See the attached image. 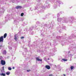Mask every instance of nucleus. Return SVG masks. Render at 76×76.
<instances>
[{
	"label": "nucleus",
	"instance_id": "nucleus-47",
	"mask_svg": "<svg viewBox=\"0 0 76 76\" xmlns=\"http://www.w3.org/2000/svg\"><path fill=\"white\" fill-rule=\"evenodd\" d=\"M56 42H54V43H55Z\"/></svg>",
	"mask_w": 76,
	"mask_h": 76
},
{
	"label": "nucleus",
	"instance_id": "nucleus-5",
	"mask_svg": "<svg viewBox=\"0 0 76 76\" xmlns=\"http://www.w3.org/2000/svg\"><path fill=\"white\" fill-rule=\"evenodd\" d=\"M4 66L2 67V69H1V73H5V71H4Z\"/></svg>",
	"mask_w": 76,
	"mask_h": 76
},
{
	"label": "nucleus",
	"instance_id": "nucleus-2",
	"mask_svg": "<svg viewBox=\"0 0 76 76\" xmlns=\"http://www.w3.org/2000/svg\"><path fill=\"white\" fill-rule=\"evenodd\" d=\"M58 30H59V31H60V29H61V28L62 29H65L66 28V26H62L61 27H58L57 28Z\"/></svg>",
	"mask_w": 76,
	"mask_h": 76
},
{
	"label": "nucleus",
	"instance_id": "nucleus-30",
	"mask_svg": "<svg viewBox=\"0 0 76 76\" xmlns=\"http://www.w3.org/2000/svg\"><path fill=\"white\" fill-rule=\"evenodd\" d=\"M69 20H72V17L69 18Z\"/></svg>",
	"mask_w": 76,
	"mask_h": 76
},
{
	"label": "nucleus",
	"instance_id": "nucleus-49",
	"mask_svg": "<svg viewBox=\"0 0 76 76\" xmlns=\"http://www.w3.org/2000/svg\"><path fill=\"white\" fill-rule=\"evenodd\" d=\"M51 55H51V54H50V56H51Z\"/></svg>",
	"mask_w": 76,
	"mask_h": 76
},
{
	"label": "nucleus",
	"instance_id": "nucleus-46",
	"mask_svg": "<svg viewBox=\"0 0 76 76\" xmlns=\"http://www.w3.org/2000/svg\"><path fill=\"white\" fill-rule=\"evenodd\" d=\"M68 53H70V51L68 52Z\"/></svg>",
	"mask_w": 76,
	"mask_h": 76
},
{
	"label": "nucleus",
	"instance_id": "nucleus-35",
	"mask_svg": "<svg viewBox=\"0 0 76 76\" xmlns=\"http://www.w3.org/2000/svg\"><path fill=\"white\" fill-rule=\"evenodd\" d=\"M40 23L39 22V21H37V23H36V24H39Z\"/></svg>",
	"mask_w": 76,
	"mask_h": 76
},
{
	"label": "nucleus",
	"instance_id": "nucleus-41",
	"mask_svg": "<svg viewBox=\"0 0 76 76\" xmlns=\"http://www.w3.org/2000/svg\"><path fill=\"white\" fill-rule=\"evenodd\" d=\"M41 12H43V11L42 10H41Z\"/></svg>",
	"mask_w": 76,
	"mask_h": 76
},
{
	"label": "nucleus",
	"instance_id": "nucleus-16",
	"mask_svg": "<svg viewBox=\"0 0 76 76\" xmlns=\"http://www.w3.org/2000/svg\"><path fill=\"white\" fill-rule=\"evenodd\" d=\"M67 60V59H63L61 60V62H63L64 61H66Z\"/></svg>",
	"mask_w": 76,
	"mask_h": 76
},
{
	"label": "nucleus",
	"instance_id": "nucleus-4",
	"mask_svg": "<svg viewBox=\"0 0 76 76\" xmlns=\"http://www.w3.org/2000/svg\"><path fill=\"white\" fill-rule=\"evenodd\" d=\"M63 18H58L57 19V21L58 22V23H60V22H61V20H63Z\"/></svg>",
	"mask_w": 76,
	"mask_h": 76
},
{
	"label": "nucleus",
	"instance_id": "nucleus-14",
	"mask_svg": "<svg viewBox=\"0 0 76 76\" xmlns=\"http://www.w3.org/2000/svg\"><path fill=\"white\" fill-rule=\"evenodd\" d=\"M10 16V15L9 14H7V16L5 17L6 19H9V16Z\"/></svg>",
	"mask_w": 76,
	"mask_h": 76
},
{
	"label": "nucleus",
	"instance_id": "nucleus-8",
	"mask_svg": "<svg viewBox=\"0 0 76 76\" xmlns=\"http://www.w3.org/2000/svg\"><path fill=\"white\" fill-rule=\"evenodd\" d=\"M14 39L15 41H17L18 40V36L17 34H16L15 36Z\"/></svg>",
	"mask_w": 76,
	"mask_h": 76
},
{
	"label": "nucleus",
	"instance_id": "nucleus-15",
	"mask_svg": "<svg viewBox=\"0 0 76 76\" xmlns=\"http://www.w3.org/2000/svg\"><path fill=\"white\" fill-rule=\"evenodd\" d=\"M34 28V26H32L30 28H29V31H32V30Z\"/></svg>",
	"mask_w": 76,
	"mask_h": 76
},
{
	"label": "nucleus",
	"instance_id": "nucleus-22",
	"mask_svg": "<svg viewBox=\"0 0 76 76\" xmlns=\"http://www.w3.org/2000/svg\"><path fill=\"white\" fill-rule=\"evenodd\" d=\"M74 69V66H71V70H72Z\"/></svg>",
	"mask_w": 76,
	"mask_h": 76
},
{
	"label": "nucleus",
	"instance_id": "nucleus-32",
	"mask_svg": "<svg viewBox=\"0 0 76 76\" xmlns=\"http://www.w3.org/2000/svg\"><path fill=\"white\" fill-rule=\"evenodd\" d=\"M44 60H45V61H47V58H46L45 57Z\"/></svg>",
	"mask_w": 76,
	"mask_h": 76
},
{
	"label": "nucleus",
	"instance_id": "nucleus-13",
	"mask_svg": "<svg viewBox=\"0 0 76 76\" xmlns=\"http://www.w3.org/2000/svg\"><path fill=\"white\" fill-rule=\"evenodd\" d=\"M36 58L37 61H42V59H39V58H38V57Z\"/></svg>",
	"mask_w": 76,
	"mask_h": 76
},
{
	"label": "nucleus",
	"instance_id": "nucleus-26",
	"mask_svg": "<svg viewBox=\"0 0 76 76\" xmlns=\"http://www.w3.org/2000/svg\"><path fill=\"white\" fill-rule=\"evenodd\" d=\"M64 23H67V20H64Z\"/></svg>",
	"mask_w": 76,
	"mask_h": 76
},
{
	"label": "nucleus",
	"instance_id": "nucleus-50",
	"mask_svg": "<svg viewBox=\"0 0 76 76\" xmlns=\"http://www.w3.org/2000/svg\"><path fill=\"white\" fill-rule=\"evenodd\" d=\"M59 32H60V31H59Z\"/></svg>",
	"mask_w": 76,
	"mask_h": 76
},
{
	"label": "nucleus",
	"instance_id": "nucleus-36",
	"mask_svg": "<svg viewBox=\"0 0 76 76\" xmlns=\"http://www.w3.org/2000/svg\"><path fill=\"white\" fill-rule=\"evenodd\" d=\"M23 15H24V14L23 13H22L21 14V16H23Z\"/></svg>",
	"mask_w": 76,
	"mask_h": 76
},
{
	"label": "nucleus",
	"instance_id": "nucleus-10",
	"mask_svg": "<svg viewBox=\"0 0 76 76\" xmlns=\"http://www.w3.org/2000/svg\"><path fill=\"white\" fill-rule=\"evenodd\" d=\"M19 22H18V19H15L14 20V23H18Z\"/></svg>",
	"mask_w": 76,
	"mask_h": 76
},
{
	"label": "nucleus",
	"instance_id": "nucleus-9",
	"mask_svg": "<svg viewBox=\"0 0 76 76\" xmlns=\"http://www.w3.org/2000/svg\"><path fill=\"white\" fill-rule=\"evenodd\" d=\"M45 67L46 68V69H48V70L50 69V66L46 65Z\"/></svg>",
	"mask_w": 76,
	"mask_h": 76
},
{
	"label": "nucleus",
	"instance_id": "nucleus-18",
	"mask_svg": "<svg viewBox=\"0 0 76 76\" xmlns=\"http://www.w3.org/2000/svg\"><path fill=\"white\" fill-rule=\"evenodd\" d=\"M60 14H61V12H60L59 13H58L57 14V17H60Z\"/></svg>",
	"mask_w": 76,
	"mask_h": 76
},
{
	"label": "nucleus",
	"instance_id": "nucleus-42",
	"mask_svg": "<svg viewBox=\"0 0 76 76\" xmlns=\"http://www.w3.org/2000/svg\"><path fill=\"white\" fill-rule=\"evenodd\" d=\"M26 31H27L28 29L27 28H26Z\"/></svg>",
	"mask_w": 76,
	"mask_h": 76
},
{
	"label": "nucleus",
	"instance_id": "nucleus-1",
	"mask_svg": "<svg viewBox=\"0 0 76 76\" xmlns=\"http://www.w3.org/2000/svg\"><path fill=\"white\" fill-rule=\"evenodd\" d=\"M56 4H57L59 6V7H60L59 4H63V2H62L61 1H56Z\"/></svg>",
	"mask_w": 76,
	"mask_h": 76
},
{
	"label": "nucleus",
	"instance_id": "nucleus-48",
	"mask_svg": "<svg viewBox=\"0 0 76 76\" xmlns=\"http://www.w3.org/2000/svg\"><path fill=\"white\" fill-rule=\"evenodd\" d=\"M61 70V69H60L59 70Z\"/></svg>",
	"mask_w": 76,
	"mask_h": 76
},
{
	"label": "nucleus",
	"instance_id": "nucleus-40",
	"mask_svg": "<svg viewBox=\"0 0 76 76\" xmlns=\"http://www.w3.org/2000/svg\"><path fill=\"white\" fill-rule=\"evenodd\" d=\"M59 26H62V24H60L59 25Z\"/></svg>",
	"mask_w": 76,
	"mask_h": 76
},
{
	"label": "nucleus",
	"instance_id": "nucleus-6",
	"mask_svg": "<svg viewBox=\"0 0 76 76\" xmlns=\"http://www.w3.org/2000/svg\"><path fill=\"white\" fill-rule=\"evenodd\" d=\"M3 42V36L0 37V42Z\"/></svg>",
	"mask_w": 76,
	"mask_h": 76
},
{
	"label": "nucleus",
	"instance_id": "nucleus-24",
	"mask_svg": "<svg viewBox=\"0 0 76 76\" xmlns=\"http://www.w3.org/2000/svg\"><path fill=\"white\" fill-rule=\"evenodd\" d=\"M30 33L31 35H33L34 34V32L33 31H31Z\"/></svg>",
	"mask_w": 76,
	"mask_h": 76
},
{
	"label": "nucleus",
	"instance_id": "nucleus-27",
	"mask_svg": "<svg viewBox=\"0 0 76 76\" xmlns=\"http://www.w3.org/2000/svg\"><path fill=\"white\" fill-rule=\"evenodd\" d=\"M8 69L9 70H12V68H11V67H9L8 68Z\"/></svg>",
	"mask_w": 76,
	"mask_h": 76
},
{
	"label": "nucleus",
	"instance_id": "nucleus-17",
	"mask_svg": "<svg viewBox=\"0 0 76 76\" xmlns=\"http://www.w3.org/2000/svg\"><path fill=\"white\" fill-rule=\"evenodd\" d=\"M3 54H6V50H4L3 52H2Z\"/></svg>",
	"mask_w": 76,
	"mask_h": 76
},
{
	"label": "nucleus",
	"instance_id": "nucleus-34",
	"mask_svg": "<svg viewBox=\"0 0 76 76\" xmlns=\"http://www.w3.org/2000/svg\"><path fill=\"white\" fill-rule=\"evenodd\" d=\"M60 37V36H58L57 37H56V39H59Z\"/></svg>",
	"mask_w": 76,
	"mask_h": 76
},
{
	"label": "nucleus",
	"instance_id": "nucleus-29",
	"mask_svg": "<svg viewBox=\"0 0 76 76\" xmlns=\"http://www.w3.org/2000/svg\"><path fill=\"white\" fill-rule=\"evenodd\" d=\"M15 1L16 2H17V3H19V1H20V0H15Z\"/></svg>",
	"mask_w": 76,
	"mask_h": 76
},
{
	"label": "nucleus",
	"instance_id": "nucleus-38",
	"mask_svg": "<svg viewBox=\"0 0 76 76\" xmlns=\"http://www.w3.org/2000/svg\"><path fill=\"white\" fill-rule=\"evenodd\" d=\"M30 71H31V70H27V72H30Z\"/></svg>",
	"mask_w": 76,
	"mask_h": 76
},
{
	"label": "nucleus",
	"instance_id": "nucleus-44",
	"mask_svg": "<svg viewBox=\"0 0 76 76\" xmlns=\"http://www.w3.org/2000/svg\"><path fill=\"white\" fill-rule=\"evenodd\" d=\"M48 60H50V59L49 58H48Z\"/></svg>",
	"mask_w": 76,
	"mask_h": 76
},
{
	"label": "nucleus",
	"instance_id": "nucleus-19",
	"mask_svg": "<svg viewBox=\"0 0 76 76\" xmlns=\"http://www.w3.org/2000/svg\"><path fill=\"white\" fill-rule=\"evenodd\" d=\"M7 37V34L5 33L4 35V38H6V37Z\"/></svg>",
	"mask_w": 76,
	"mask_h": 76
},
{
	"label": "nucleus",
	"instance_id": "nucleus-39",
	"mask_svg": "<svg viewBox=\"0 0 76 76\" xmlns=\"http://www.w3.org/2000/svg\"><path fill=\"white\" fill-rule=\"evenodd\" d=\"M62 76H66V75L64 74Z\"/></svg>",
	"mask_w": 76,
	"mask_h": 76
},
{
	"label": "nucleus",
	"instance_id": "nucleus-45",
	"mask_svg": "<svg viewBox=\"0 0 76 76\" xmlns=\"http://www.w3.org/2000/svg\"><path fill=\"white\" fill-rule=\"evenodd\" d=\"M12 69H15V67H13Z\"/></svg>",
	"mask_w": 76,
	"mask_h": 76
},
{
	"label": "nucleus",
	"instance_id": "nucleus-11",
	"mask_svg": "<svg viewBox=\"0 0 76 76\" xmlns=\"http://www.w3.org/2000/svg\"><path fill=\"white\" fill-rule=\"evenodd\" d=\"M16 9H21L22 8V7L21 6H18L15 7Z\"/></svg>",
	"mask_w": 76,
	"mask_h": 76
},
{
	"label": "nucleus",
	"instance_id": "nucleus-12",
	"mask_svg": "<svg viewBox=\"0 0 76 76\" xmlns=\"http://www.w3.org/2000/svg\"><path fill=\"white\" fill-rule=\"evenodd\" d=\"M0 76H6V74L4 73H1V74L0 73Z\"/></svg>",
	"mask_w": 76,
	"mask_h": 76
},
{
	"label": "nucleus",
	"instance_id": "nucleus-31",
	"mask_svg": "<svg viewBox=\"0 0 76 76\" xmlns=\"http://www.w3.org/2000/svg\"><path fill=\"white\" fill-rule=\"evenodd\" d=\"M0 49H1V47H4V46H3V45H1L0 46Z\"/></svg>",
	"mask_w": 76,
	"mask_h": 76
},
{
	"label": "nucleus",
	"instance_id": "nucleus-25",
	"mask_svg": "<svg viewBox=\"0 0 76 76\" xmlns=\"http://www.w3.org/2000/svg\"><path fill=\"white\" fill-rule=\"evenodd\" d=\"M72 56H73V55H72V54H70L69 55V57H72Z\"/></svg>",
	"mask_w": 76,
	"mask_h": 76
},
{
	"label": "nucleus",
	"instance_id": "nucleus-21",
	"mask_svg": "<svg viewBox=\"0 0 76 76\" xmlns=\"http://www.w3.org/2000/svg\"><path fill=\"white\" fill-rule=\"evenodd\" d=\"M6 74L7 75H9L10 74V72H7L6 73Z\"/></svg>",
	"mask_w": 76,
	"mask_h": 76
},
{
	"label": "nucleus",
	"instance_id": "nucleus-43",
	"mask_svg": "<svg viewBox=\"0 0 76 76\" xmlns=\"http://www.w3.org/2000/svg\"><path fill=\"white\" fill-rule=\"evenodd\" d=\"M50 45H51V42L50 43Z\"/></svg>",
	"mask_w": 76,
	"mask_h": 76
},
{
	"label": "nucleus",
	"instance_id": "nucleus-28",
	"mask_svg": "<svg viewBox=\"0 0 76 76\" xmlns=\"http://www.w3.org/2000/svg\"><path fill=\"white\" fill-rule=\"evenodd\" d=\"M8 48H9V49H10V50H12V47H11L10 46H9L8 47Z\"/></svg>",
	"mask_w": 76,
	"mask_h": 76
},
{
	"label": "nucleus",
	"instance_id": "nucleus-37",
	"mask_svg": "<svg viewBox=\"0 0 76 76\" xmlns=\"http://www.w3.org/2000/svg\"><path fill=\"white\" fill-rule=\"evenodd\" d=\"M23 38H24V37H20L21 39H23Z\"/></svg>",
	"mask_w": 76,
	"mask_h": 76
},
{
	"label": "nucleus",
	"instance_id": "nucleus-23",
	"mask_svg": "<svg viewBox=\"0 0 76 76\" xmlns=\"http://www.w3.org/2000/svg\"><path fill=\"white\" fill-rule=\"evenodd\" d=\"M46 7H47V8H49L50 7V5H46Z\"/></svg>",
	"mask_w": 76,
	"mask_h": 76
},
{
	"label": "nucleus",
	"instance_id": "nucleus-7",
	"mask_svg": "<svg viewBox=\"0 0 76 76\" xmlns=\"http://www.w3.org/2000/svg\"><path fill=\"white\" fill-rule=\"evenodd\" d=\"M58 4L56 3L53 6V9H56V8H57V5Z\"/></svg>",
	"mask_w": 76,
	"mask_h": 76
},
{
	"label": "nucleus",
	"instance_id": "nucleus-20",
	"mask_svg": "<svg viewBox=\"0 0 76 76\" xmlns=\"http://www.w3.org/2000/svg\"><path fill=\"white\" fill-rule=\"evenodd\" d=\"M56 50H57V48H54L53 49V51L54 52H55L56 51Z\"/></svg>",
	"mask_w": 76,
	"mask_h": 76
},
{
	"label": "nucleus",
	"instance_id": "nucleus-3",
	"mask_svg": "<svg viewBox=\"0 0 76 76\" xmlns=\"http://www.w3.org/2000/svg\"><path fill=\"white\" fill-rule=\"evenodd\" d=\"M1 64L3 66H4V65H5L6 64V61H4L3 60H1Z\"/></svg>",
	"mask_w": 76,
	"mask_h": 76
},
{
	"label": "nucleus",
	"instance_id": "nucleus-33",
	"mask_svg": "<svg viewBox=\"0 0 76 76\" xmlns=\"http://www.w3.org/2000/svg\"><path fill=\"white\" fill-rule=\"evenodd\" d=\"M11 1H12V3H14L15 2V1L16 0H11Z\"/></svg>",
	"mask_w": 76,
	"mask_h": 76
}]
</instances>
